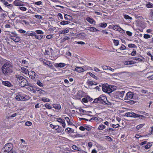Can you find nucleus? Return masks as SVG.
Returning <instances> with one entry per match:
<instances>
[{"mask_svg": "<svg viewBox=\"0 0 153 153\" xmlns=\"http://www.w3.org/2000/svg\"><path fill=\"white\" fill-rule=\"evenodd\" d=\"M3 74L6 76H10L13 72V66L12 63L10 61L4 63L1 67Z\"/></svg>", "mask_w": 153, "mask_h": 153, "instance_id": "f257e3e1", "label": "nucleus"}, {"mask_svg": "<svg viewBox=\"0 0 153 153\" xmlns=\"http://www.w3.org/2000/svg\"><path fill=\"white\" fill-rule=\"evenodd\" d=\"M12 144L10 143H7L4 146L2 149L3 153H11L12 152L11 151L12 149Z\"/></svg>", "mask_w": 153, "mask_h": 153, "instance_id": "f03ea898", "label": "nucleus"}, {"mask_svg": "<svg viewBox=\"0 0 153 153\" xmlns=\"http://www.w3.org/2000/svg\"><path fill=\"white\" fill-rule=\"evenodd\" d=\"M105 100H107V98L105 97L100 95L99 97L94 99L93 102L103 104L104 102L105 101Z\"/></svg>", "mask_w": 153, "mask_h": 153, "instance_id": "7ed1b4c3", "label": "nucleus"}, {"mask_svg": "<svg viewBox=\"0 0 153 153\" xmlns=\"http://www.w3.org/2000/svg\"><path fill=\"white\" fill-rule=\"evenodd\" d=\"M28 75L29 77L35 82H36V79L39 77V76L33 71H30L28 72Z\"/></svg>", "mask_w": 153, "mask_h": 153, "instance_id": "20e7f679", "label": "nucleus"}, {"mask_svg": "<svg viewBox=\"0 0 153 153\" xmlns=\"http://www.w3.org/2000/svg\"><path fill=\"white\" fill-rule=\"evenodd\" d=\"M19 85L22 87H24L26 86H29L30 85V84L25 78L19 82Z\"/></svg>", "mask_w": 153, "mask_h": 153, "instance_id": "39448f33", "label": "nucleus"}, {"mask_svg": "<svg viewBox=\"0 0 153 153\" xmlns=\"http://www.w3.org/2000/svg\"><path fill=\"white\" fill-rule=\"evenodd\" d=\"M134 95V94L133 92L131 91L128 92L126 94V96L125 97L124 99L125 100L131 99L133 98Z\"/></svg>", "mask_w": 153, "mask_h": 153, "instance_id": "423d86ee", "label": "nucleus"}, {"mask_svg": "<svg viewBox=\"0 0 153 153\" xmlns=\"http://www.w3.org/2000/svg\"><path fill=\"white\" fill-rule=\"evenodd\" d=\"M125 91H118L117 92V95L118 96V97L120 99H121V98L123 97L124 94L125 93Z\"/></svg>", "mask_w": 153, "mask_h": 153, "instance_id": "0eeeda50", "label": "nucleus"}, {"mask_svg": "<svg viewBox=\"0 0 153 153\" xmlns=\"http://www.w3.org/2000/svg\"><path fill=\"white\" fill-rule=\"evenodd\" d=\"M125 115L127 117H133L134 118L137 117H138V116H137V114H136L134 112L127 113L125 114Z\"/></svg>", "mask_w": 153, "mask_h": 153, "instance_id": "6e6552de", "label": "nucleus"}, {"mask_svg": "<svg viewBox=\"0 0 153 153\" xmlns=\"http://www.w3.org/2000/svg\"><path fill=\"white\" fill-rule=\"evenodd\" d=\"M16 100L18 101H24L26 100L25 97L20 95H18L16 97Z\"/></svg>", "mask_w": 153, "mask_h": 153, "instance_id": "1a4fd4ad", "label": "nucleus"}, {"mask_svg": "<svg viewBox=\"0 0 153 153\" xmlns=\"http://www.w3.org/2000/svg\"><path fill=\"white\" fill-rule=\"evenodd\" d=\"M117 87L113 85H109V94H110L116 89Z\"/></svg>", "mask_w": 153, "mask_h": 153, "instance_id": "9d476101", "label": "nucleus"}, {"mask_svg": "<svg viewBox=\"0 0 153 153\" xmlns=\"http://www.w3.org/2000/svg\"><path fill=\"white\" fill-rule=\"evenodd\" d=\"M2 84L3 85L8 87H10L13 85L11 82L8 81H3Z\"/></svg>", "mask_w": 153, "mask_h": 153, "instance_id": "9b49d317", "label": "nucleus"}, {"mask_svg": "<svg viewBox=\"0 0 153 153\" xmlns=\"http://www.w3.org/2000/svg\"><path fill=\"white\" fill-rule=\"evenodd\" d=\"M109 85H102V91L105 92L109 94V90H108Z\"/></svg>", "mask_w": 153, "mask_h": 153, "instance_id": "f8f14e48", "label": "nucleus"}, {"mask_svg": "<svg viewBox=\"0 0 153 153\" xmlns=\"http://www.w3.org/2000/svg\"><path fill=\"white\" fill-rule=\"evenodd\" d=\"M86 20L91 24H95V21L93 19L89 17L87 18H86Z\"/></svg>", "mask_w": 153, "mask_h": 153, "instance_id": "ddd939ff", "label": "nucleus"}, {"mask_svg": "<svg viewBox=\"0 0 153 153\" xmlns=\"http://www.w3.org/2000/svg\"><path fill=\"white\" fill-rule=\"evenodd\" d=\"M57 121L62 123V125L64 128L65 127V120H62L61 118H59L57 119Z\"/></svg>", "mask_w": 153, "mask_h": 153, "instance_id": "4468645a", "label": "nucleus"}, {"mask_svg": "<svg viewBox=\"0 0 153 153\" xmlns=\"http://www.w3.org/2000/svg\"><path fill=\"white\" fill-rule=\"evenodd\" d=\"M16 78H17V81L19 82H21V81L23 80V79H25V78L23 76H22L20 75H16Z\"/></svg>", "mask_w": 153, "mask_h": 153, "instance_id": "2eb2a0df", "label": "nucleus"}, {"mask_svg": "<svg viewBox=\"0 0 153 153\" xmlns=\"http://www.w3.org/2000/svg\"><path fill=\"white\" fill-rule=\"evenodd\" d=\"M75 71H77L78 72L81 73L84 72L85 70L81 67H77L75 68Z\"/></svg>", "mask_w": 153, "mask_h": 153, "instance_id": "dca6fc26", "label": "nucleus"}, {"mask_svg": "<svg viewBox=\"0 0 153 153\" xmlns=\"http://www.w3.org/2000/svg\"><path fill=\"white\" fill-rule=\"evenodd\" d=\"M21 71L25 74H28V72H29L28 70L25 68H21Z\"/></svg>", "mask_w": 153, "mask_h": 153, "instance_id": "f3484780", "label": "nucleus"}, {"mask_svg": "<svg viewBox=\"0 0 153 153\" xmlns=\"http://www.w3.org/2000/svg\"><path fill=\"white\" fill-rule=\"evenodd\" d=\"M53 107L56 109H60L61 108V106L59 104H55L53 105Z\"/></svg>", "mask_w": 153, "mask_h": 153, "instance_id": "a211bd4d", "label": "nucleus"}, {"mask_svg": "<svg viewBox=\"0 0 153 153\" xmlns=\"http://www.w3.org/2000/svg\"><path fill=\"white\" fill-rule=\"evenodd\" d=\"M113 29L120 32L122 29L119 26L114 25Z\"/></svg>", "mask_w": 153, "mask_h": 153, "instance_id": "6ab92c4d", "label": "nucleus"}, {"mask_svg": "<svg viewBox=\"0 0 153 153\" xmlns=\"http://www.w3.org/2000/svg\"><path fill=\"white\" fill-rule=\"evenodd\" d=\"M87 83L88 85L92 86L93 85H97V83L96 82H92V81L89 80H88L87 81Z\"/></svg>", "mask_w": 153, "mask_h": 153, "instance_id": "aec40b11", "label": "nucleus"}, {"mask_svg": "<svg viewBox=\"0 0 153 153\" xmlns=\"http://www.w3.org/2000/svg\"><path fill=\"white\" fill-rule=\"evenodd\" d=\"M88 30L90 31H98L99 30L94 27H88Z\"/></svg>", "mask_w": 153, "mask_h": 153, "instance_id": "412c9836", "label": "nucleus"}, {"mask_svg": "<svg viewBox=\"0 0 153 153\" xmlns=\"http://www.w3.org/2000/svg\"><path fill=\"white\" fill-rule=\"evenodd\" d=\"M36 33L35 32H32L30 33V32H27V33L25 34V35L26 36H33L35 35Z\"/></svg>", "mask_w": 153, "mask_h": 153, "instance_id": "4be33fe9", "label": "nucleus"}, {"mask_svg": "<svg viewBox=\"0 0 153 153\" xmlns=\"http://www.w3.org/2000/svg\"><path fill=\"white\" fill-rule=\"evenodd\" d=\"M67 130V132L69 134L71 132V133H74V130L71 128H66L65 131H66Z\"/></svg>", "mask_w": 153, "mask_h": 153, "instance_id": "5701e85b", "label": "nucleus"}, {"mask_svg": "<svg viewBox=\"0 0 153 153\" xmlns=\"http://www.w3.org/2000/svg\"><path fill=\"white\" fill-rule=\"evenodd\" d=\"M72 148L75 150H77L78 151H81V149L79 148L77 146H76L75 145H73L72 147Z\"/></svg>", "mask_w": 153, "mask_h": 153, "instance_id": "b1692460", "label": "nucleus"}, {"mask_svg": "<svg viewBox=\"0 0 153 153\" xmlns=\"http://www.w3.org/2000/svg\"><path fill=\"white\" fill-rule=\"evenodd\" d=\"M99 26L101 27H105L107 26V24L105 22L100 23L99 25Z\"/></svg>", "mask_w": 153, "mask_h": 153, "instance_id": "393cba45", "label": "nucleus"}, {"mask_svg": "<svg viewBox=\"0 0 153 153\" xmlns=\"http://www.w3.org/2000/svg\"><path fill=\"white\" fill-rule=\"evenodd\" d=\"M152 143H148L147 145L145 146V148L146 149H148L150 148L152 146Z\"/></svg>", "mask_w": 153, "mask_h": 153, "instance_id": "a878e982", "label": "nucleus"}, {"mask_svg": "<svg viewBox=\"0 0 153 153\" xmlns=\"http://www.w3.org/2000/svg\"><path fill=\"white\" fill-rule=\"evenodd\" d=\"M64 17L65 19L67 20H71L72 19V17L71 16L68 15L67 14L65 15Z\"/></svg>", "mask_w": 153, "mask_h": 153, "instance_id": "bb28decb", "label": "nucleus"}, {"mask_svg": "<svg viewBox=\"0 0 153 153\" xmlns=\"http://www.w3.org/2000/svg\"><path fill=\"white\" fill-rule=\"evenodd\" d=\"M69 31V30L68 29H66L64 30H62L59 32L60 34H64L68 33Z\"/></svg>", "mask_w": 153, "mask_h": 153, "instance_id": "cd10ccee", "label": "nucleus"}, {"mask_svg": "<svg viewBox=\"0 0 153 153\" xmlns=\"http://www.w3.org/2000/svg\"><path fill=\"white\" fill-rule=\"evenodd\" d=\"M17 115V114L16 113H14L13 114H9V116H8V118L9 119H10L11 117H15Z\"/></svg>", "mask_w": 153, "mask_h": 153, "instance_id": "c85d7f7f", "label": "nucleus"}, {"mask_svg": "<svg viewBox=\"0 0 153 153\" xmlns=\"http://www.w3.org/2000/svg\"><path fill=\"white\" fill-rule=\"evenodd\" d=\"M36 38L39 40H40L43 37V36L41 35H37L36 33L35 35H34Z\"/></svg>", "mask_w": 153, "mask_h": 153, "instance_id": "c756f323", "label": "nucleus"}, {"mask_svg": "<svg viewBox=\"0 0 153 153\" xmlns=\"http://www.w3.org/2000/svg\"><path fill=\"white\" fill-rule=\"evenodd\" d=\"M12 39L16 42H19L20 40L19 37H14Z\"/></svg>", "mask_w": 153, "mask_h": 153, "instance_id": "7c9ffc66", "label": "nucleus"}, {"mask_svg": "<svg viewBox=\"0 0 153 153\" xmlns=\"http://www.w3.org/2000/svg\"><path fill=\"white\" fill-rule=\"evenodd\" d=\"M66 121L67 122L68 125H72V123H71L70 120L68 117H66L64 118Z\"/></svg>", "mask_w": 153, "mask_h": 153, "instance_id": "2f4dec72", "label": "nucleus"}, {"mask_svg": "<svg viewBox=\"0 0 153 153\" xmlns=\"http://www.w3.org/2000/svg\"><path fill=\"white\" fill-rule=\"evenodd\" d=\"M37 84L40 87H42L43 86V84L39 80H38L36 82Z\"/></svg>", "mask_w": 153, "mask_h": 153, "instance_id": "473e14b6", "label": "nucleus"}, {"mask_svg": "<svg viewBox=\"0 0 153 153\" xmlns=\"http://www.w3.org/2000/svg\"><path fill=\"white\" fill-rule=\"evenodd\" d=\"M88 74H89L90 76H91L92 77H93L96 79H98V78L97 77V76H95L94 74H93L91 73H88Z\"/></svg>", "mask_w": 153, "mask_h": 153, "instance_id": "72a5a7b5", "label": "nucleus"}, {"mask_svg": "<svg viewBox=\"0 0 153 153\" xmlns=\"http://www.w3.org/2000/svg\"><path fill=\"white\" fill-rule=\"evenodd\" d=\"M105 128V126L103 124L100 125L98 127V129L99 130H102L103 129Z\"/></svg>", "mask_w": 153, "mask_h": 153, "instance_id": "f704fd0d", "label": "nucleus"}, {"mask_svg": "<svg viewBox=\"0 0 153 153\" xmlns=\"http://www.w3.org/2000/svg\"><path fill=\"white\" fill-rule=\"evenodd\" d=\"M6 16H7V15L6 13H2L1 14V18L2 20H4Z\"/></svg>", "mask_w": 153, "mask_h": 153, "instance_id": "c9c22d12", "label": "nucleus"}, {"mask_svg": "<svg viewBox=\"0 0 153 153\" xmlns=\"http://www.w3.org/2000/svg\"><path fill=\"white\" fill-rule=\"evenodd\" d=\"M69 23V22L67 21H64L61 22L60 24L62 25H65L68 24Z\"/></svg>", "mask_w": 153, "mask_h": 153, "instance_id": "e433bc0d", "label": "nucleus"}, {"mask_svg": "<svg viewBox=\"0 0 153 153\" xmlns=\"http://www.w3.org/2000/svg\"><path fill=\"white\" fill-rule=\"evenodd\" d=\"M3 3L4 5L7 6L8 7H11L12 5L11 4H9L6 1H5Z\"/></svg>", "mask_w": 153, "mask_h": 153, "instance_id": "4c0bfd02", "label": "nucleus"}, {"mask_svg": "<svg viewBox=\"0 0 153 153\" xmlns=\"http://www.w3.org/2000/svg\"><path fill=\"white\" fill-rule=\"evenodd\" d=\"M128 47L130 48H135L137 47L136 45L134 44H129L128 45Z\"/></svg>", "mask_w": 153, "mask_h": 153, "instance_id": "58836bf2", "label": "nucleus"}, {"mask_svg": "<svg viewBox=\"0 0 153 153\" xmlns=\"http://www.w3.org/2000/svg\"><path fill=\"white\" fill-rule=\"evenodd\" d=\"M58 65V66H59V67L62 68L65 66L66 65V64L63 63H59Z\"/></svg>", "mask_w": 153, "mask_h": 153, "instance_id": "ea45409f", "label": "nucleus"}, {"mask_svg": "<svg viewBox=\"0 0 153 153\" xmlns=\"http://www.w3.org/2000/svg\"><path fill=\"white\" fill-rule=\"evenodd\" d=\"M42 100L44 102H48L50 101V100L49 99L46 98H43L42 99Z\"/></svg>", "mask_w": 153, "mask_h": 153, "instance_id": "a19ab883", "label": "nucleus"}, {"mask_svg": "<svg viewBox=\"0 0 153 153\" xmlns=\"http://www.w3.org/2000/svg\"><path fill=\"white\" fill-rule=\"evenodd\" d=\"M124 17L126 19L131 20L132 19V18L131 17L127 15H124Z\"/></svg>", "mask_w": 153, "mask_h": 153, "instance_id": "79ce46f5", "label": "nucleus"}, {"mask_svg": "<svg viewBox=\"0 0 153 153\" xmlns=\"http://www.w3.org/2000/svg\"><path fill=\"white\" fill-rule=\"evenodd\" d=\"M146 6L148 8L153 7V4L151 3H149L146 5Z\"/></svg>", "mask_w": 153, "mask_h": 153, "instance_id": "37998d69", "label": "nucleus"}, {"mask_svg": "<svg viewBox=\"0 0 153 153\" xmlns=\"http://www.w3.org/2000/svg\"><path fill=\"white\" fill-rule=\"evenodd\" d=\"M126 102L128 104H130V105H132L133 104H134L135 102L133 100H129L127 101H126Z\"/></svg>", "mask_w": 153, "mask_h": 153, "instance_id": "c03bdc74", "label": "nucleus"}, {"mask_svg": "<svg viewBox=\"0 0 153 153\" xmlns=\"http://www.w3.org/2000/svg\"><path fill=\"white\" fill-rule=\"evenodd\" d=\"M134 63L133 61H126L125 62V64L126 65H131L133 64Z\"/></svg>", "mask_w": 153, "mask_h": 153, "instance_id": "a18cd8bd", "label": "nucleus"}, {"mask_svg": "<svg viewBox=\"0 0 153 153\" xmlns=\"http://www.w3.org/2000/svg\"><path fill=\"white\" fill-rule=\"evenodd\" d=\"M120 126L118 124H117L116 125L113 124L112 126V127L114 128H116L117 127H120Z\"/></svg>", "mask_w": 153, "mask_h": 153, "instance_id": "49530a36", "label": "nucleus"}, {"mask_svg": "<svg viewBox=\"0 0 153 153\" xmlns=\"http://www.w3.org/2000/svg\"><path fill=\"white\" fill-rule=\"evenodd\" d=\"M32 124V123L30 121H27L25 123V125L27 126H30Z\"/></svg>", "mask_w": 153, "mask_h": 153, "instance_id": "de8ad7c7", "label": "nucleus"}, {"mask_svg": "<svg viewBox=\"0 0 153 153\" xmlns=\"http://www.w3.org/2000/svg\"><path fill=\"white\" fill-rule=\"evenodd\" d=\"M143 37L145 39H148L150 37V36L149 34H144Z\"/></svg>", "mask_w": 153, "mask_h": 153, "instance_id": "09e8293b", "label": "nucleus"}, {"mask_svg": "<svg viewBox=\"0 0 153 153\" xmlns=\"http://www.w3.org/2000/svg\"><path fill=\"white\" fill-rule=\"evenodd\" d=\"M113 42L115 45L117 46L119 44L118 40L114 39L113 40Z\"/></svg>", "mask_w": 153, "mask_h": 153, "instance_id": "8fccbe9b", "label": "nucleus"}, {"mask_svg": "<svg viewBox=\"0 0 153 153\" xmlns=\"http://www.w3.org/2000/svg\"><path fill=\"white\" fill-rule=\"evenodd\" d=\"M136 51L134 49H133V51L131 53V55L132 56H135L136 54Z\"/></svg>", "mask_w": 153, "mask_h": 153, "instance_id": "3c124183", "label": "nucleus"}, {"mask_svg": "<svg viewBox=\"0 0 153 153\" xmlns=\"http://www.w3.org/2000/svg\"><path fill=\"white\" fill-rule=\"evenodd\" d=\"M36 32L37 34H43V32L41 30H38L36 31Z\"/></svg>", "mask_w": 153, "mask_h": 153, "instance_id": "603ef678", "label": "nucleus"}, {"mask_svg": "<svg viewBox=\"0 0 153 153\" xmlns=\"http://www.w3.org/2000/svg\"><path fill=\"white\" fill-rule=\"evenodd\" d=\"M45 106L46 108L49 109H51L52 108V107L49 104H45Z\"/></svg>", "mask_w": 153, "mask_h": 153, "instance_id": "864d4df0", "label": "nucleus"}, {"mask_svg": "<svg viewBox=\"0 0 153 153\" xmlns=\"http://www.w3.org/2000/svg\"><path fill=\"white\" fill-rule=\"evenodd\" d=\"M19 8L21 10L23 11H26L27 10V8L25 7H19Z\"/></svg>", "mask_w": 153, "mask_h": 153, "instance_id": "5fc2aeb1", "label": "nucleus"}, {"mask_svg": "<svg viewBox=\"0 0 153 153\" xmlns=\"http://www.w3.org/2000/svg\"><path fill=\"white\" fill-rule=\"evenodd\" d=\"M43 92H44V91L43 90H42L40 89H38V93L40 94H41L43 93Z\"/></svg>", "mask_w": 153, "mask_h": 153, "instance_id": "6e6d98bb", "label": "nucleus"}, {"mask_svg": "<svg viewBox=\"0 0 153 153\" xmlns=\"http://www.w3.org/2000/svg\"><path fill=\"white\" fill-rule=\"evenodd\" d=\"M102 67L104 70H108L109 68H108L109 67V66L105 65L102 66Z\"/></svg>", "mask_w": 153, "mask_h": 153, "instance_id": "4d7b16f0", "label": "nucleus"}, {"mask_svg": "<svg viewBox=\"0 0 153 153\" xmlns=\"http://www.w3.org/2000/svg\"><path fill=\"white\" fill-rule=\"evenodd\" d=\"M42 2L41 1H39L37 2H35L34 4L37 5H42Z\"/></svg>", "mask_w": 153, "mask_h": 153, "instance_id": "13d9d810", "label": "nucleus"}, {"mask_svg": "<svg viewBox=\"0 0 153 153\" xmlns=\"http://www.w3.org/2000/svg\"><path fill=\"white\" fill-rule=\"evenodd\" d=\"M144 125V124H141L140 125H138L137 126V129H139L140 128H142Z\"/></svg>", "mask_w": 153, "mask_h": 153, "instance_id": "bf43d9fd", "label": "nucleus"}, {"mask_svg": "<svg viewBox=\"0 0 153 153\" xmlns=\"http://www.w3.org/2000/svg\"><path fill=\"white\" fill-rule=\"evenodd\" d=\"M22 24H23V23H25L26 25H29V22L26 21L25 20H22Z\"/></svg>", "mask_w": 153, "mask_h": 153, "instance_id": "052dcab7", "label": "nucleus"}, {"mask_svg": "<svg viewBox=\"0 0 153 153\" xmlns=\"http://www.w3.org/2000/svg\"><path fill=\"white\" fill-rule=\"evenodd\" d=\"M18 31L21 33H25L26 32V31L25 30L22 29H19Z\"/></svg>", "mask_w": 153, "mask_h": 153, "instance_id": "680f3d73", "label": "nucleus"}, {"mask_svg": "<svg viewBox=\"0 0 153 153\" xmlns=\"http://www.w3.org/2000/svg\"><path fill=\"white\" fill-rule=\"evenodd\" d=\"M137 116H138L137 117H140V119H143V118H145L146 117L144 116L143 115H140L139 114H137Z\"/></svg>", "mask_w": 153, "mask_h": 153, "instance_id": "e2e57ef3", "label": "nucleus"}, {"mask_svg": "<svg viewBox=\"0 0 153 153\" xmlns=\"http://www.w3.org/2000/svg\"><path fill=\"white\" fill-rule=\"evenodd\" d=\"M133 59H135L137 60L140 61H143V59H142L138 58L133 57Z\"/></svg>", "mask_w": 153, "mask_h": 153, "instance_id": "0e129e2a", "label": "nucleus"}, {"mask_svg": "<svg viewBox=\"0 0 153 153\" xmlns=\"http://www.w3.org/2000/svg\"><path fill=\"white\" fill-rule=\"evenodd\" d=\"M126 33L127 35H128L129 36H131L132 34V33L129 31H127L126 32Z\"/></svg>", "mask_w": 153, "mask_h": 153, "instance_id": "69168bd1", "label": "nucleus"}, {"mask_svg": "<svg viewBox=\"0 0 153 153\" xmlns=\"http://www.w3.org/2000/svg\"><path fill=\"white\" fill-rule=\"evenodd\" d=\"M120 49L121 50L126 49V47L124 45H122L120 48Z\"/></svg>", "mask_w": 153, "mask_h": 153, "instance_id": "338daca9", "label": "nucleus"}, {"mask_svg": "<svg viewBox=\"0 0 153 153\" xmlns=\"http://www.w3.org/2000/svg\"><path fill=\"white\" fill-rule=\"evenodd\" d=\"M82 102H88L87 99L85 98L82 99Z\"/></svg>", "mask_w": 153, "mask_h": 153, "instance_id": "774afa93", "label": "nucleus"}]
</instances>
